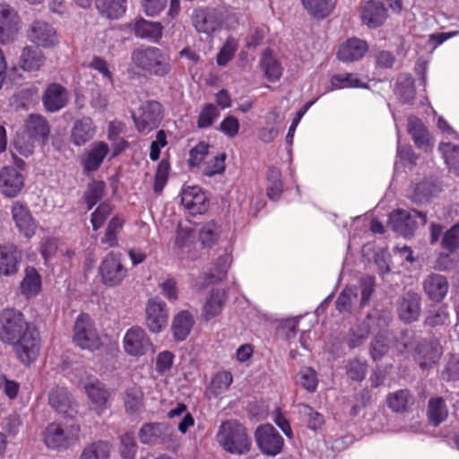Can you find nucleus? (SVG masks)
Returning a JSON list of instances; mask_svg holds the SVG:
<instances>
[{"label":"nucleus","instance_id":"obj_52","mask_svg":"<svg viewBox=\"0 0 459 459\" xmlns=\"http://www.w3.org/2000/svg\"><path fill=\"white\" fill-rule=\"evenodd\" d=\"M232 376L228 371L219 372L214 376L211 383V392L218 396L228 390L232 383Z\"/></svg>","mask_w":459,"mask_h":459},{"label":"nucleus","instance_id":"obj_4","mask_svg":"<svg viewBox=\"0 0 459 459\" xmlns=\"http://www.w3.org/2000/svg\"><path fill=\"white\" fill-rule=\"evenodd\" d=\"M48 134L49 126L47 119L41 115L31 114L17 133L13 144L20 154L28 157L33 153L35 143H44Z\"/></svg>","mask_w":459,"mask_h":459},{"label":"nucleus","instance_id":"obj_15","mask_svg":"<svg viewBox=\"0 0 459 459\" xmlns=\"http://www.w3.org/2000/svg\"><path fill=\"white\" fill-rule=\"evenodd\" d=\"M255 437L258 447L264 454L276 455L281 453L283 439L272 425L265 424L258 427Z\"/></svg>","mask_w":459,"mask_h":459},{"label":"nucleus","instance_id":"obj_26","mask_svg":"<svg viewBox=\"0 0 459 459\" xmlns=\"http://www.w3.org/2000/svg\"><path fill=\"white\" fill-rule=\"evenodd\" d=\"M420 314V298L415 292H407L403 295L398 305L399 317L406 322L416 321Z\"/></svg>","mask_w":459,"mask_h":459},{"label":"nucleus","instance_id":"obj_47","mask_svg":"<svg viewBox=\"0 0 459 459\" xmlns=\"http://www.w3.org/2000/svg\"><path fill=\"white\" fill-rule=\"evenodd\" d=\"M372 320L371 316H368L367 322H363L361 325H358L351 329V336L348 340L350 347L355 348L363 343L368 336Z\"/></svg>","mask_w":459,"mask_h":459},{"label":"nucleus","instance_id":"obj_14","mask_svg":"<svg viewBox=\"0 0 459 459\" xmlns=\"http://www.w3.org/2000/svg\"><path fill=\"white\" fill-rule=\"evenodd\" d=\"M28 39L39 48L56 47L59 40L56 29L44 21H34L28 30Z\"/></svg>","mask_w":459,"mask_h":459},{"label":"nucleus","instance_id":"obj_51","mask_svg":"<svg viewBox=\"0 0 459 459\" xmlns=\"http://www.w3.org/2000/svg\"><path fill=\"white\" fill-rule=\"evenodd\" d=\"M237 49L238 41L232 37L228 38L217 55V65L220 66L227 65L233 58Z\"/></svg>","mask_w":459,"mask_h":459},{"label":"nucleus","instance_id":"obj_5","mask_svg":"<svg viewBox=\"0 0 459 459\" xmlns=\"http://www.w3.org/2000/svg\"><path fill=\"white\" fill-rule=\"evenodd\" d=\"M73 342L82 350L95 351L101 349L103 341L94 322L87 314H80L74 325Z\"/></svg>","mask_w":459,"mask_h":459},{"label":"nucleus","instance_id":"obj_38","mask_svg":"<svg viewBox=\"0 0 459 459\" xmlns=\"http://www.w3.org/2000/svg\"><path fill=\"white\" fill-rule=\"evenodd\" d=\"M304 9L311 16L323 19L333 10L336 0H300Z\"/></svg>","mask_w":459,"mask_h":459},{"label":"nucleus","instance_id":"obj_13","mask_svg":"<svg viewBox=\"0 0 459 459\" xmlns=\"http://www.w3.org/2000/svg\"><path fill=\"white\" fill-rule=\"evenodd\" d=\"M91 409L101 415L110 406L111 392L99 379L88 381L83 385Z\"/></svg>","mask_w":459,"mask_h":459},{"label":"nucleus","instance_id":"obj_12","mask_svg":"<svg viewBox=\"0 0 459 459\" xmlns=\"http://www.w3.org/2000/svg\"><path fill=\"white\" fill-rule=\"evenodd\" d=\"M133 118L138 131H152L159 126L162 118L161 105L154 100L146 101L133 114Z\"/></svg>","mask_w":459,"mask_h":459},{"label":"nucleus","instance_id":"obj_3","mask_svg":"<svg viewBox=\"0 0 459 459\" xmlns=\"http://www.w3.org/2000/svg\"><path fill=\"white\" fill-rule=\"evenodd\" d=\"M215 438L224 451L232 455H246L252 446V440L247 429L235 420L223 421Z\"/></svg>","mask_w":459,"mask_h":459},{"label":"nucleus","instance_id":"obj_10","mask_svg":"<svg viewBox=\"0 0 459 459\" xmlns=\"http://www.w3.org/2000/svg\"><path fill=\"white\" fill-rule=\"evenodd\" d=\"M169 310L165 301L159 297L147 300L145 306V325L150 332L159 333L168 325Z\"/></svg>","mask_w":459,"mask_h":459},{"label":"nucleus","instance_id":"obj_45","mask_svg":"<svg viewBox=\"0 0 459 459\" xmlns=\"http://www.w3.org/2000/svg\"><path fill=\"white\" fill-rule=\"evenodd\" d=\"M412 403L413 399L407 390H399L387 398L389 408L396 412L404 411Z\"/></svg>","mask_w":459,"mask_h":459},{"label":"nucleus","instance_id":"obj_33","mask_svg":"<svg viewBox=\"0 0 459 459\" xmlns=\"http://www.w3.org/2000/svg\"><path fill=\"white\" fill-rule=\"evenodd\" d=\"M134 35L152 42H158L162 36V26L160 22H152L143 18L136 20L133 24Z\"/></svg>","mask_w":459,"mask_h":459},{"label":"nucleus","instance_id":"obj_23","mask_svg":"<svg viewBox=\"0 0 459 459\" xmlns=\"http://www.w3.org/2000/svg\"><path fill=\"white\" fill-rule=\"evenodd\" d=\"M407 131L419 149L428 152L433 148V140L422 121L416 117L408 118Z\"/></svg>","mask_w":459,"mask_h":459},{"label":"nucleus","instance_id":"obj_42","mask_svg":"<svg viewBox=\"0 0 459 459\" xmlns=\"http://www.w3.org/2000/svg\"><path fill=\"white\" fill-rule=\"evenodd\" d=\"M109 454V444L100 440L85 446L80 455V459H108Z\"/></svg>","mask_w":459,"mask_h":459},{"label":"nucleus","instance_id":"obj_1","mask_svg":"<svg viewBox=\"0 0 459 459\" xmlns=\"http://www.w3.org/2000/svg\"><path fill=\"white\" fill-rule=\"evenodd\" d=\"M0 340L13 345L17 358L25 365L35 360L39 355V333L18 310H4L0 323Z\"/></svg>","mask_w":459,"mask_h":459},{"label":"nucleus","instance_id":"obj_37","mask_svg":"<svg viewBox=\"0 0 459 459\" xmlns=\"http://www.w3.org/2000/svg\"><path fill=\"white\" fill-rule=\"evenodd\" d=\"M260 66L268 81L276 82L280 80L283 68L281 63L273 56L270 49L264 50L262 54Z\"/></svg>","mask_w":459,"mask_h":459},{"label":"nucleus","instance_id":"obj_7","mask_svg":"<svg viewBox=\"0 0 459 459\" xmlns=\"http://www.w3.org/2000/svg\"><path fill=\"white\" fill-rule=\"evenodd\" d=\"M99 274L101 282L108 287H115L122 283L127 275V270L122 264V255L110 252L100 262Z\"/></svg>","mask_w":459,"mask_h":459},{"label":"nucleus","instance_id":"obj_6","mask_svg":"<svg viewBox=\"0 0 459 459\" xmlns=\"http://www.w3.org/2000/svg\"><path fill=\"white\" fill-rule=\"evenodd\" d=\"M21 25L18 11L8 3H0V44H13L18 38Z\"/></svg>","mask_w":459,"mask_h":459},{"label":"nucleus","instance_id":"obj_39","mask_svg":"<svg viewBox=\"0 0 459 459\" xmlns=\"http://www.w3.org/2000/svg\"><path fill=\"white\" fill-rule=\"evenodd\" d=\"M99 12L108 19L120 18L126 10V0H96Z\"/></svg>","mask_w":459,"mask_h":459},{"label":"nucleus","instance_id":"obj_28","mask_svg":"<svg viewBox=\"0 0 459 459\" xmlns=\"http://www.w3.org/2000/svg\"><path fill=\"white\" fill-rule=\"evenodd\" d=\"M48 402L51 407L60 414L72 418L76 413L72 404L70 394L64 387L53 388L49 393Z\"/></svg>","mask_w":459,"mask_h":459},{"label":"nucleus","instance_id":"obj_58","mask_svg":"<svg viewBox=\"0 0 459 459\" xmlns=\"http://www.w3.org/2000/svg\"><path fill=\"white\" fill-rule=\"evenodd\" d=\"M357 298V293L353 288L344 289L339 295L335 305L336 308L341 312H350L353 301Z\"/></svg>","mask_w":459,"mask_h":459},{"label":"nucleus","instance_id":"obj_56","mask_svg":"<svg viewBox=\"0 0 459 459\" xmlns=\"http://www.w3.org/2000/svg\"><path fill=\"white\" fill-rule=\"evenodd\" d=\"M209 147V144L205 143H200L194 147L189 153V165L202 169L204 160L208 157Z\"/></svg>","mask_w":459,"mask_h":459},{"label":"nucleus","instance_id":"obj_60","mask_svg":"<svg viewBox=\"0 0 459 459\" xmlns=\"http://www.w3.org/2000/svg\"><path fill=\"white\" fill-rule=\"evenodd\" d=\"M442 247L451 252L459 248V222L444 234Z\"/></svg>","mask_w":459,"mask_h":459},{"label":"nucleus","instance_id":"obj_62","mask_svg":"<svg viewBox=\"0 0 459 459\" xmlns=\"http://www.w3.org/2000/svg\"><path fill=\"white\" fill-rule=\"evenodd\" d=\"M397 93L403 103H411L415 95L413 80L406 77L403 82H398Z\"/></svg>","mask_w":459,"mask_h":459},{"label":"nucleus","instance_id":"obj_55","mask_svg":"<svg viewBox=\"0 0 459 459\" xmlns=\"http://www.w3.org/2000/svg\"><path fill=\"white\" fill-rule=\"evenodd\" d=\"M220 115L219 110L213 104H206L200 111L197 126L199 128H206L212 125Z\"/></svg>","mask_w":459,"mask_h":459},{"label":"nucleus","instance_id":"obj_22","mask_svg":"<svg viewBox=\"0 0 459 459\" xmlns=\"http://www.w3.org/2000/svg\"><path fill=\"white\" fill-rule=\"evenodd\" d=\"M109 152L105 142H95L81 157V164L85 173L96 171Z\"/></svg>","mask_w":459,"mask_h":459},{"label":"nucleus","instance_id":"obj_64","mask_svg":"<svg viewBox=\"0 0 459 459\" xmlns=\"http://www.w3.org/2000/svg\"><path fill=\"white\" fill-rule=\"evenodd\" d=\"M442 377L446 380L459 379V354H452L442 372Z\"/></svg>","mask_w":459,"mask_h":459},{"label":"nucleus","instance_id":"obj_44","mask_svg":"<svg viewBox=\"0 0 459 459\" xmlns=\"http://www.w3.org/2000/svg\"><path fill=\"white\" fill-rule=\"evenodd\" d=\"M429 421L437 426L443 422L448 415L445 402L441 398L430 399L429 403Z\"/></svg>","mask_w":459,"mask_h":459},{"label":"nucleus","instance_id":"obj_50","mask_svg":"<svg viewBox=\"0 0 459 459\" xmlns=\"http://www.w3.org/2000/svg\"><path fill=\"white\" fill-rule=\"evenodd\" d=\"M331 90L362 87L363 83L353 74H338L331 78Z\"/></svg>","mask_w":459,"mask_h":459},{"label":"nucleus","instance_id":"obj_11","mask_svg":"<svg viewBox=\"0 0 459 459\" xmlns=\"http://www.w3.org/2000/svg\"><path fill=\"white\" fill-rule=\"evenodd\" d=\"M12 220L18 232L27 239L32 238L38 224L29 207L20 201H14L10 206Z\"/></svg>","mask_w":459,"mask_h":459},{"label":"nucleus","instance_id":"obj_48","mask_svg":"<svg viewBox=\"0 0 459 459\" xmlns=\"http://www.w3.org/2000/svg\"><path fill=\"white\" fill-rule=\"evenodd\" d=\"M124 222L125 221L121 217H113L106 229L102 243L107 244L108 247H116L117 245V235L122 230Z\"/></svg>","mask_w":459,"mask_h":459},{"label":"nucleus","instance_id":"obj_30","mask_svg":"<svg viewBox=\"0 0 459 459\" xmlns=\"http://www.w3.org/2000/svg\"><path fill=\"white\" fill-rule=\"evenodd\" d=\"M194 325V316L188 310H181L177 313L171 324V331L174 339L178 342L186 340L190 334Z\"/></svg>","mask_w":459,"mask_h":459},{"label":"nucleus","instance_id":"obj_17","mask_svg":"<svg viewBox=\"0 0 459 459\" xmlns=\"http://www.w3.org/2000/svg\"><path fill=\"white\" fill-rule=\"evenodd\" d=\"M181 203L192 215L204 213L209 206L204 192L197 186H188L182 189Z\"/></svg>","mask_w":459,"mask_h":459},{"label":"nucleus","instance_id":"obj_24","mask_svg":"<svg viewBox=\"0 0 459 459\" xmlns=\"http://www.w3.org/2000/svg\"><path fill=\"white\" fill-rule=\"evenodd\" d=\"M97 127L90 117L76 120L72 127L70 141L76 146H82L96 134Z\"/></svg>","mask_w":459,"mask_h":459},{"label":"nucleus","instance_id":"obj_49","mask_svg":"<svg viewBox=\"0 0 459 459\" xmlns=\"http://www.w3.org/2000/svg\"><path fill=\"white\" fill-rule=\"evenodd\" d=\"M225 159L226 155L222 153L205 160L202 165V173L207 177L222 174L225 170Z\"/></svg>","mask_w":459,"mask_h":459},{"label":"nucleus","instance_id":"obj_59","mask_svg":"<svg viewBox=\"0 0 459 459\" xmlns=\"http://www.w3.org/2000/svg\"><path fill=\"white\" fill-rule=\"evenodd\" d=\"M120 454L123 459H134L136 443L133 434L126 433L120 438Z\"/></svg>","mask_w":459,"mask_h":459},{"label":"nucleus","instance_id":"obj_32","mask_svg":"<svg viewBox=\"0 0 459 459\" xmlns=\"http://www.w3.org/2000/svg\"><path fill=\"white\" fill-rule=\"evenodd\" d=\"M46 57L44 54L32 46L22 48L20 56V66L27 72L39 71L44 65Z\"/></svg>","mask_w":459,"mask_h":459},{"label":"nucleus","instance_id":"obj_2","mask_svg":"<svg viewBox=\"0 0 459 459\" xmlns=\"http://www.w3.org/2000/svg\"><path fill=\"white\" fill-rule=\"evenodd\" d=\"M130 70L143 74L164 77L171 71L170 57L156 47H141L131 54Z\"/></svg>","mask_w":459,"mask_h":459},{"label":"nucleus","instance_id":"obj_57","mask_svg":"<svg viewBox=\"0 0 459 459\" xmlns=\"http://www.w3.org/2000/svg\"><path fill=\"white\" fill-rule=\"evenodd\" d=\"M169 172V163L162 160L158 167L154 178L153 190L157 194H160L168 182Z\"/></svg>","mask_w":459,"mask_h":459},{"label":"nucleus","instance_id":"obj_27","mask_svg":"<svg viewBox=\"0 0 459 459\" xmlns=\"http://www.w3.org/2000/svg\"><path fill=\"white\" fill-rule=\"evenodd\" d=\"M442 354V349L437 342H423L417 346L415 359L421 368H428L437 363Z\"/></svg>","mask_w":459,"mask_h":459},{"label":"nucleus","instance_id":"obj_34","mask_svg":"<svg viewBox=\"0 0 459 459\" xmlns=\"http://www.w3.org/2000/svg\"><path fill=\"white\" fill-rule=\"evenodd\" d=\"M226 296L224 290H212L207 296L203 307L202 316L205 320H211L219 316L223 308Z\"/></svg>","mask_w":459,"mask_h":459},{"label":"nucleus","instance_id":"obj_20","mask_svg":"<svg viewBox=\"0 0 459 459\" xmlns=\"http://www.w3.org/2000/svg\"><path fill=\"white\" fill-rule=\"evenodd\" d=\"M22 252L13 243L0 245V276L17 273L22 262Z\"/></svg>","mask_w":459,"mask_h":459},{"label":"nucleus","instance_id":"obj_19","mask_svg":"<svg viewBox=\"0 0 459 459\" xmlns=\"http://www.w3.org/2000/svg\"><path fill=\"white\" fill-rule=\"evenodd\" d=\"M124 349L131 356H142L151 345L150 340L145 331L134 326L128 329L123 339Z\"/></svg>","mask_w":459,"mask_h":459},{"label":"nucleus","instance_id":"obj_54","mask_svg":"<svg viewBox=\"0 0 459 459\" xmlns=\"http://www.w3.org/2000/svg\"><path fill=\"white\" fill-rule=\"evenodd\" d=\"M105 184L102 181H94L91 183L85 193V201L88 210H91L103 196Z\"/></svg>","mask_w":459,"mask_h":459},{"label":"nucleus","instance_id":"obj_25","mask_svg":"<svg viewBox=\"0 0 459 459\" xmlns=\"http://www.w3.org/2000/svg\"><path fill=\"white\" fill-rule=\"evenodd\" d=\"M387 17L386 9L377 1H368L360 10V18L364 24L369 28L381 26Z\"/></svg>","mask_w":459,"mask_h":459},{"label":"nucleus","instance_id":"obj_31","mask_svg":"<svg viewBox=\"0 0 459 459\" xmlns=\"http://www.w3.org/2000/svg\"><path fill=\"white\" fill-rule=\"evenodd\" d=\"M367 50L368 45L365 41L350 39L340 47L337 56L342 62H352L361 58Z\"/></svg>","mask_w":459,"mask_h":459},{"label":"nucleus","instance_id":"obj_61","mask_svg":"<svg viewBox=\"0 0 459 459\" xmlns=\"http://www.w3.org/2000/svg\"><path fill=\"white\" fill-rule=\"evenodd\" d=\"M161 294L169 301L175 302L178 299V282L174 278H168L159 283Z\"/></svg>","mask_w":459,"mask_h":459},{"label":"nucleus","instance_id":"obj_29","mask_svg":"<svg viewBox=\"0 0 459 459\" xmlns=\"http://www.w3.org/2000/svg\"><path fill=\"white\" fill-rule=\"evenodd\" d=\"M423 289L430 299L440 302L447 294L448 282L443 275L434 273L425 279Z\"/></svg>","mask_w":459,"mask_h":459},{"label":"nucleus","instance_id":"obj_8","mask_svg":"<svg viewBox=\"0 0 459 459\" xmlns=\"http://www.w3.org/2000/svg\"><path fill=\"white\" fill-rule=\"evenodd\" d=\"M390 227L403 236H410L419 224L427 223L426 214L416 210H396L389 215Z\"/></svg>","mask_w":459,"mask_h":459},{"label":"nucleus","instance_id":"obj_46","mask_svg":"<svg viewBox=\"0 0 459 459\" xmlns=\"http://www.w3.org/2000/svg\"><path fill=\"white\" fill-rule=\"evenodd\" d=\"M267 195L272 200L279 199L282 192L281 174L279 169L270 168L267 172Z\"/></svg>","mask_w":459,"mask_h":459},{"label":"nucleus","instance_id":"obj_43","mask_svg":"<svg viewBox=\"0 0 459 459\" xmlns=\"http://www.w3.org/2000/svg\"><path fill=\"white\" fill-rule=\"evenodd\" d=\"M167 427L161 423L144 424L139 431V438L144 444H153L162 439V434Z\"/></svg>","mask_w":459,"mask_h":459},{"label":"nucleus","instance_id":"obj_21","mask_svg":"<svg viewBox=\"0 0 459 459\" xmlns=\"http://www.w3.org/2000/svg\"><path fill=\"white\" fill-rule=\"evenodd\" d=\"M69 100L68 91L59 83H50L44 91L42 102L47 111L54 113L65 108Z\"/></svg>","mask_w":459,"mask_h":459},{"label":"nucleus","instance_id":"obj_41","mask_svg":"<svg viewBox=\"0 0 459 459\" xmlns=\"http://www.w3.org/2000/svg\"><path fill=\"white\" fill-rule=\"evenodd\" d=\"M221 234V226L214 221L204 224L199 230V240L204 247H212L217 243Z\"/></svg>","mask_w":459,"mask_h":459},{"label":"nucleus","instance_id":"obj_18","mask_svg":"<svg viewBox=\"0 0 459 459\" xmlns=\"http://www.w3.org/2000/svg\"><path fill=\"white\" fill-rule=\"evenodd\" d=\"M25 178L15 168L6 166L0 170V190L7 198L16 197L24 187Z\"/></svg>","mask_w":459,"mask_h":459},{"label":"nucleus","instance_id":"obj_9","mask_svg":"<svg viewBox=\"0 0 459 459\" xmlns=\"http://www.w3.org/2000/svg\"><path fill=\"white\" fill-rule=\"evenodd\" d=\"M224 22L222 9L208 7L197 8L193 13V24L200 33L211 35L219 30Z\"/></svg>","mask_w":459,"mask_h":459},{"label":"nucleus","instance_id":"obj_35","mask_svg":"<svg viewBox=\"0 0 459 459\" xmlns=\"http://www.w3.org/2000/svg\"><path fill=\"white\" fill-rule=\"evenodd\" d=\"M21 292L26 299L37 296L41 290V277L33 267H26L24 277L21 281Z\"/></svg>","mask_w":459,"mask_h":459},{"label":"nucleus","instance_id":"obj_36","mask_svg":"<svg viewBox=\"0 0 459 459\" xmlns=\"http://www.w3.org/2000/svg\"><path fill=\"white\" fill-rule=\"evenodd\" d=\"M124 405L127 414L139 415L144 408L143 393L138 386L126 389L124 396Z\"/></svg>","mask_w":459,"mask_h":459},{"label":"nucleus","instance_id":"obj_16","mask_svg":"<svg viewBox=\"0 0 459 459\" xmlns=\"http://www.w3.org/2000/svg\"><path fill=\"white\" fill-rule=\"evenodd\" d=\"M79 430L80 428L77 425L65 429L57 423H51L45 429L44 442L48 447L52 449L65 447L69 441L77 436Z\"/></svg>","mask_w":459,"mask_h":459},{"label":"nucleus","instance_id":"obj_40","mask_svg":"<svg viewBox=\"0 0 459 459\" xmlns=\"http://www.w3.org/2000/svg\"><path fill=\"white\" fill-rule=\"evenodd\" d=\"M438 150L449 171L459 176V147L452 143H440Z\"/></svg>","mask_w":459,"mask_h":459},{"label":"nucleus","instance_id":"obj_53","mask_svg":"<svg viewBox=\"0 0 459 459\" xmlns=\"http://www.w3.org/2000/svg\"><path fill=\"white\" fill-rule=\"evenodd\" d=\"M299 383L310 393L316 390L318 380L316 372L309 367L302 368L299 372Z\"/></svg>","mask_w":459,"mask_h":459},{"label":"nucleus","instance_id":"obj_63","mask_svg":"<svg viewBox=\"0 0 459 459\" xmlns=\"http://www.w3.org/2000/svg\"><path fill=\"white\" fill-rule=\"evenodd\" d=\"M112 207L108 204H101L91 214V222L94 230H99L111 213Z\"/></svg>","mask_w":459,"mask_h":459}]
</instances>
